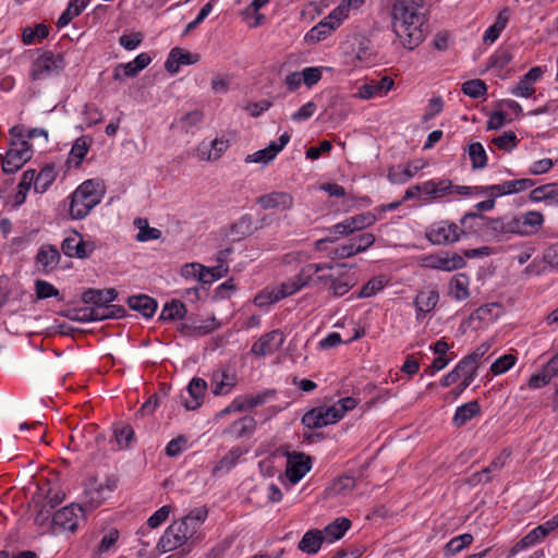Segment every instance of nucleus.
<instances>
[{"label":"nucleus","mask_w":558,"mask_h":558,"mask_svg":"<svg viewBox=\"0 0 558 558\" xmlns=\"http://www.w3.org/2000/svg\"><path fill=\"white\" fill-rule=\"evenodd\" d=\"M423 5L424 0H395L392 4V28L407 49L412 50L424 40L426 17L422 12Z\"/></svg>","instance_id":"nucleus-1"},{"label":"nucleus","mask_w":558,"mask_h":558,"mask_svg":"<svg viewBox=\"0 0 558 558\" xmlns=\"http://www.w3.org/2000/svg\"><path fill=\"white\" fill-rule=\"evenodd\" d=\"M99 203L100 195L96 191V183L86 180L71 195L70 216L73 219H83Z\"/></svg>","instance_id":"nucleus-2"},{"label":"nucleus","mask_w":558,"mask_h":558,"mask_svg":"<svg viewBox=\"0 0 558 558\" xmlns=\"http://www.w3.org/2000/svg\"><path fill=\"white\" fill-rule=\"evenodd\" d=\"M331 268L332 266L329 264H308L304 266L295 277L288 279L275 289V300L293 295L303 287H306L313 280L314 275Z\"/></svg>","instance_id":"nucleus-3"},{"label":"nucleus","mask_w":558,"mask_h":558,"mask_svg":"<svg viewBox=\"0 0 558 558\" xmlns=\"http://www.w3.org/2000/svg\"><path fill=\"white\" fill-rule=\"evenodd\" d=\"M195 533V526L186 525V521L170 524L157 543V550L161 554L172 551L183 546Z\"/></svg>","instance_id":"nucleus-4"},{"label":"nucleus","mask_w":558,"mask_h":558,"mask_svg":"<svg viewBox=\"0 0 558 558\" xmlns=\"http://www.w3.org/2000/svg\"><path fill=\"white\" fill-rule=\"evenodd\" d=\"M64 68L65 60L62 53L45 51L33 62L29 76L33 81H40L59 75Z\"/></svg>","instance_id":"nucleus-5"},{"label":"nucleus","mask_w":558,"mask_h":558,"mask_svg":"<svg viewBox=\"0 0 558 558\" xmlns=\"http://www.w3.org/2000/svg\"><path fill=\"white\" fill-rule=\"evenodd\" d=\"M465 235L466 230L448 220L432 223L425 233L426 239L434 245H450Z\"/></svg>","instance_id":"nucleus-6"},{"label":"nucleus","mask_w":558,"mask_h":558,"mask_svg":"<svg viewBox=\"0 0 558 558\" xmlns=\"http://www.w3.org/2000/svg\"><path fill=\"white\" fill-rule=\"evenodd\" d=\"M32 156V145L27 141L12 142V147L2 157V171L8 174L17 172Z\"/></svg>","instance_id":"nucleus-7"},{"label":"nucleus","mask_w":558,"mask_h":558,"mask_svg":"<svg viewBox=\"0 0 558 558\" xmlns=\"http://www.w3.org/2000/svg\"><path fill=\"white\" fill-rule=\"evenodd\" d=\"M94 242L85 241L83 235L76 231L69 234L61 243V251L68 257L85 259L95 251Z\"/></svg>","instance_id":"nucleus-8"},{"label":"nucleus","mask_w":558,"mask_h":558,"mask_svg":"<svg viewBox=\"0 0 558 558\" xmlns=\"http://www.w3.org/2000/svg\"><path fill=\"white\" fill-rule=\"evenodd\" d=\"M469 220L478 221V229L484 230L485 233L494 238H501L508 234V231H506V217L488 218L482 214L466 213L461 218L460 223L465 226Z\"/></svg>","instance_id":"nucleus-9"},{"label":"nucleus","mask_w":558,"mask_h":558,"mask_svg":"<svg viewBox=\"0 0 558 558\" xmlns=\"http://www.w3.org/2000/svg\"><path fill=\"white\" fill-rule=\"evenodd\" d=\"M423 264L428 268L453 271L463 268L466 263L463 256L458 253H440L424 257Z\"/></svg>","instance_id":"nucleus-10"},{"label":"nucleus","mask_w":558,"mask_h":558,"mask_svg":"<svg viewBox=\"0 0 558 558\" xmlns=\"http://www.w3.org/2000/svg\"><path fill=\"white\" fill-rule=\"evenodd\" d=\"M284 342V335L280 330H272L263 335L251 348V353L263 357L275 353Z\"/></svg>","instance_id":"nucleus-11"},{"label":"nucleus","mask_w":558,"mask_h":558,"mask_svg":"<svg viewBox=\"0 0 558 558\" xmlns=\"http://www.w3.org/2000/svg\"><path fill=\"white\" fill-rule=\"evenodd\" d=\"M438 302L439 292L436 286L428 284L420 290L413 302L416 308V319H423L436 307Z\"/></svg>","instance_id":"nucleus-12"},{"label":"nucleus","mask_w":558,"mask_h":558,"mask_svg":"<svg viewBox=\"0 0 558 558\" xmlns=\"http://www.w3.org/2000/svg\"><path fill=\"white\" fill-rule=\"evenodd\" d=\"M60 259V252L54 245L44 244L36 254L35 264L40 272L48 275L58 267Z\"/></svg>","instance_id":"nucleus-13"},{"label":"nucleus","mask_w":558,"mask_h":558,"mask_svg":"<svg viewBox=\"0 0 558 558\" xmlns=\"http://www.w3.org/2000/svg\"><path fill=\"white\" fill-rule=\"evenodd\" d=\"M290 135L283 133L279 137V142H271L266 148L257 150L254 154H250L245 157L246 163H268L271 161L279 151L289 143Z\"/></svg>","instance_id":"nucleus-14"},{"label":"nucleus","mask_w":558,"mask_h":558,"mask_svg":"<svg viewBox=\"0 0 558 558\" xmlns=\"http://www.w3.org/2000/svg\"><path fill=\"white\" fill-rule=\"evenodd\" d=\"M78 513L83 514V508L74 504L58 510L52 518V523L62 530L75 531L78 524Z\"/></svg>","instance_id":"nucleus-15"},{"label":"nucleus","mask_w":558,"mask_h":558,"mask_svg":"<svg viewBox=\"0 0 558 558\" xmlns=\"http://www.w3.org/2000/svg\"><path fill=\"white\" fill-rule=\"evenodd\" d=\"M311 470V459L304 453L288 457L286 474L292 484L298 483Z\"/></svg>","instance_id":"nucleus-16"},{"label":"nucleus","mask_w":558,"mask_h":558,"mask_svg":"<svg viewBox=\"0 0 558 558\" xmlns=\"http://www.w3.org/2000/svg\"><path fill=\"white\" fill-rule=\"evenodd\" d=\"M475 376L476 373L470 367V363L462 359L457 366L441 379L440 385L442 387H449L456 384L459 379H462V386L469 387Z\"/></svg>","instance_id":"nucleus-17"},{"label":"nucleus","mask_w":558,"mask_h":558,"mask_svg":"<svg viewBox=\"0 0 558 558\" xmlns=\"http://www.w3.org/2000/svg\"><path fill=\"white\" fill-rule=\"evenodd\" d=\"M101 438L100 434H97L95 427L89 425L82 429L75 428L70 437L71 444L74 450L84 451L93 448V445L98 442Z\"/></svg>","instance_id":"nucleus-18"},{"label":"nucleus","mask_w":558,"mask_h":558,"mask_svg":"<svg viewBox=\"0 0 558 558\" xmlns=\"http://www.w3.org/2000/svg\"><path fill=\"white\" fill-rule=\"evenodd\" d=\"M256 203L265 210H288L293 206V197L287 192H271L260 195Z\"/></svg>","instance_id":"nucleus-19"},{"label":"nucleus","mask_w":558,"mask_h":558,"mask_svg":"<svg viewBox=\"0 0 558 558\" xmlns=\"http://www.w3.org/2000/svg\"><path fill=\"white\" fill-rule=\"evenodd\" d=\"M198 61L199 56L197 53H192L182 48L175 47L171 49L165 63V68L169 73L175 74L179 72L181 65L195 64Z\"/></svg>","instance_id":"nucleus-20"},{"label":"nucleus","mask_w":558,"mask_h":558,"mask_svg":"<svg viewBox=\"0 0 558 558\" xmlns=\"http://www.w3.org/2000/svg\"><path fill=\"white\" fill-rule=\"evenodd\" d=\"M190 400L182 397V403L186 410H196L203 404L204 396L207 390V383L199 377H194L187 388Z\"/></svg>","instance_id":"nucleus-21"},{"label":"nucleus","mask_w":558,"mask_h":558,"mask_svg":"<svg viewBox=\"0 0 558 558\" xmlns=\"http://www.w3.org/2000/svg\"><path fill=\"white\" fill-rule=\"evenodd\" d=\"M393 85L395 82L389 76H384L378 81L373 80L359 88L357 97L361 99H371L376 96H383L391 90Z\"/></svg>","instance_id":"nucleus-22"},{"label":"nucleus","mask_w":558,"mask_h":558,"mask_svg":"<svg viewBox=\"0 0 558 558\" xmlns=\"http://www.w3.org/2000/svg\"><path fill=\"white\" fill-rule=\"evenodd\" d=\"M543 73L544 71L541 66H533L512 88V95L524 98L532 97L535 93L533 83L539 80Z\"/></svg>","instance_id":"nucleus-23"},{"label":"nucleus","mask_w":558,"mask_h":558,"mask_svg":"<svg viewBox=\"0 0 558 558\" xmlns=\"http://www.w3.org/2000/svg\"><path fill=\"white\" fill-rule=\"evenodd\" d=\"M522 236L536 234L544 225L545 218L541 211L530 210L519 215Z\"/></svg>","instance_id":"nucleus-24"},{"label":"nucleus","mask_w":558,"mask_h":558,"mask_svg":"<svg viewBox=\"0 0 558 558\" xmlns=\"http://www.w3.org/2000/svg\"><path fill=\"white\" fill-rule=\"evenodd\" d=\"M128 305L144 317H151L157 310V301L146 294L133 295L128 299Z\"/></svg>","instance_id":"nucleus-25"},{"label":"nucleus","mask_w":558,"mask_h":558,"mask_svg":"<svg viewBox=\"0 0 558 558\" xmlns=\"http://www.w3.org/2000/svg\"><path fill=\"white\" fill-rule=\"evenodd\" d=\"M118 296L116 289L109 288L105 290L88 289L82 295V300L86 304L93 306L106 305L113 302Z\"/></svg>","instance_id":"nucleus-26"},{"label":"nucleus","mask_w":558,"mask_h":558,"mask_svg":"<svg viewBox=\"0 0 558 558\" xmlns=\"http://www.w3.org/2000/svg\"><path fill=\"white\" fill-rule=\"evenodd\" d=\"M549 532L545 527V524H541L529 532L523 538H521L511 549L509 556H514L519 551L526 549L530 546L544 539Z\"/></svg>","instance_id":"nucleus-27"},{"label":"nucleus","mask_w":558,"mask_h":558,"mask_svg":"<svg viewBox=\"0 0 558 558\" xmlns=\"http://www.w3.org/2000/svg\"><path fill=\"white\" fill-rule=\"evenodd\" d=\"M356 485L355 478L350 475H342L335 478L326 488V497L347 496Z\"/></svg>","instance_id":"nucleus-28"},{"label":"nucleus","mask_w":558,"mask_h":558,"mask_svg":"<svg viewBox=\"0 0 558 558\" xmlns=\"http://www.w3.org/2000/svg\"><path fill=\"white\" fill-rule=\"evenodd\" d=\"M274 396L272 390H265L256 396H246L242 399H235L232 402V408L235 411H244L248 409H253L255 407L262 405L268 401L270 397Z\"/></svg>","instance_id":"nucleus-29"},{"label":"nucleus","mask_w":558,"mask_h":558,"mask_svg":"<svg viewBox=\"0 0 558 558\" xmlns=\"http://www.w3.org/2000/svg\"><path fill=\"white\" fill-rule=\"evenodd\" d=\"M470 278L465 274L453 276L449 282V294L457 301H463L469 298Z\"/></svg>","instance_id":"nucleus-30"},{"label":"nucleus","mask_w":558,"mask_h":558,"mask_svg":"<svg viewBox=\"0 0 558 558\" xmlns=\"http://www.w3.org/2000/svg\"><path fill=\"white\" fill-rule=\"evenodd\" d=\"M422 189L424 196L430 199L441 198L451 191L452 182L450 180H440L438 182L430 180L424 182Z\"/></svg>","instance_id":"nucleus-31"},{"label":"nucleus","mask_w":558,"mask_h":558,"mask_svg":"<svg viewBox=\"0 0 558 558\" xmlns=\"http://www.w3.org/2000/svg\"><path fill=\"white\" fill-rule=\"evenodd\" d=\"M324 541V536L322 531L319 530H310L307 531L302 539L299 542V549L306 554H316Z\"/></svg>","instance_id":"nucleus-32"},{"label":"nucleus","mask_w":558,"mask_h":558,"mask_svg":"<svg viewBox=\"0 0 558 558\" xmlns=\"http://www.w3.org/2000/svg\"><path fill=\"white\" fill-rule=\"evenodd\" d=\"M57 177L54 166H45L39 173L35 172L34 190L36 193H45L49 186L54 182Z\"/></svg>","instance_id":"nucleus-33"},{"label":"nucleus","mask_w":558,"mask_h":558,"mask_svg":"<svg viewBox=\"0 0 558 558\" xmlns=\"http://www.w3.org/2000/svg\"><path fill=\"white\" fill-rule=\"evenodd\" d=\"M508 20H509V11H508V9H504L498 14L495 23L486 29V32L483 36V41L485 44H493L499 37L500 33L506 27Z\"/></svg>","instance_id":"nucleus-34"},{"label":"nucleus","mask_w":558,"mask_h":558,"mask_svg":"<svg viewBox=\"0 0 558 558\" xmlns=\"http://www.w3.org/2000/svg\"><path fill=\"white\" fill-rule=\"evenodd\" d=\"M89 310V319L90 320H102L107 318H113L118 316H122L124 313V308L121 306H114L110 304L93 306Z\"/></svg>","instance_id":"nucleus-35"},{"label":"nucleus","mask_w":558,"mask_h":558,"mask_svg":"<svg viewBox=\"0 0 558 558\" xmlns=\"http://www.w3.org/2000/svg\"><path fill=\"white\" fill-rule=\"evenodd\" d=\"M481 411L480 404L477 401H470L461 407H459L453 416V423L457 426L464 425L469 420L476 416Z\"/></svg>","instance_id":"nucleus-36"},{"label":"nucleus","mask_w":558,"mask_h":558,"mask_svg":"<svg viewBox=\"0 0 558 558\" xmlns=\"http://www.w3.org/2000/svg\"><path fill=\"white\" fill-rule=\"evenodd\" d=\"M104 486L102 484H98L95 477L88 480L85 487V496L87 498V502L92 508H97L100 506L102 500L105 499L104 495Z\"/></svg>","instance_id":"nucleus-37"},{"label":"nucleus","mask_w":558,"mask_h":558,"mask_svg":"<svg viewBox=\"0 0 558 558\" xmlns=\"http://www.w3.org/2000/svg\"><path fill=\"white\" fill-rule=\"evenodd\" d=\"M556 189L557 183H548L537 186L530 192L529 199L534 203L551 201L556 205Z\"/></svg>","instance_id":"nucleus-38"},{"label":"nucleus","mask_w":558,"mask_h":558,"mask_svg":"<svg viewBox=\"0 0 558 558\" xmlns=\"http://www.w3.org/2000/svg\"><path fill=\"white\" fill-rule=\"evenodd\" d=\"M134 225L138 229V233L136 234V240L138 242L158 240L161 238V231L157 228L149 227L148 221L145 218H136L134 220Z\"/></svg>","instance_id":"nucleus-39"},{"label":"nucleus","mask_w":558,"mask_h":558,"mask_svg":"<svg viewBox=\"0 0 558 558\" xmlns=\"http://www.w3.org/2000/svg\"><path fill=\"white\" fill-rule=\"evenodd\" d=\"M186 314L185 304L181 301L173 300L170 303H167L159 316L161 320H177L182 319Z\"/></svg>","instance_id":"nucleus-40"},{"label":"nucleus","mask_w":558,"mask_h":558,"mask_svg":"<svg viewBox=\"0 0 558 558\" xmlns=\"http://www.w3.org/2000/svg\"><path fill=\"white\" fill-rule=\"evenodd\" d=\"M335 31L333 26L327 20H323L317 25H315L310 32L305 35V41L307 44H317L320 40H324L330 33Z\"/></svg>","instance_id":"nucleus-41"},{"label":"nucleus","mask_w":558,"mask_h":558,"mask_svg":"<svg viewBox=\"0 0 558 558\" xmlns=\"http://www.w3.org/2000/svg\"><path fill=\"white\" fill-rule=\"evenodd\" d=\"M351 521L345 518L336 519L325 527V533L330 542L340 539L350 529Z\"/></svg>","instance_id":"nucleus-42"},{"label":"nucleus","mask_w":558,"mask_h":558,"mask_svg":"<svg viewBox=\"0 0 558 558\" xmlns=\"http://www.w3.org/2000/svg\"><path fill=\"white\" fill-rule=\"evenodd\" d=\"M242 456L240 448L231 449L213 469V475L216 476L222 471H230Z\"/></svg>","instance_id":"nucleus-43"},{"label":"nucleus","mask_w":558,"mask_h":558,"mask_svg":"<svg viewBox=\"0 0 558 558\" xmlns=\"http://www.w3.org/2000/svg\"><path fill=\"white\" fill-rule=\"evenodd\" d=\"M418 169L420 167H414L413 170L410 167H392L388 171V179L393 184H402L408 182Z\"/></svg>","instance_id":"nucleus-44"},{"label":"nucleus","mask_w":558,"mask_h":558,"mask_svg":"<svg viewBox=\"0 0 558 558\" xmlns=\"http://www.w3.org/2000/svg\"><path fill=\"white\" fill-rule=\"evenodd\" d=\"M473 169H482L487 163V155L483 145L478 142L472 143L468 148Z\"/></svg>","instance_id":"nucleus-45"},{"label":"nucleus","mask_w":558,"mask_h":558,"mask_svg":"<svg viewBox=\"0 0 558 558\" xmlns=\"http://www.w3.org/2000/svg\"><path fill=\"white\" fill-rule=\"evenodd\" d=\"M387 282L388 281L383 276L372 278L362 287L356 298H371L381 291L386 287Z\"/></svg>","instance_id":"nucleus-46"},{"label":"nucleus","mask_w":558,"mask_h":558,"mask_svg":"<svg viewBox=\"0 0 558 558\" xmlns=\"http://www.w3.org/2000/svg\"><path fill=\"white\" fill-rule=\"evenodd\" d=\"M256 427V422L251 416L242 417L231 425V432L236 438L250 435Z\"/></svg>","instance_id":"nucleus-47"},{"label":"nucleus","mask_w":558,"mask_h":558,"mask_svg":"<svg viewBox=\"0 0 558 558\" xmlns=\"http://www.w3.org/2000/svg\"><path fill=\"white\" fill-rule=\"evenodd\" d=\"M551 378H558V371L555 369L554 372H549L547 363L541 373L531 376L529 387L532 389H539L546 386Z\"/></svg>","instance_id":"nucleus-48"},{"label":"nucleus","mask_w":558,"mask_h":558,"mask_svg":"<svg viewBox=\"0 0 558 558\" xmlns=\"http://www.w3.org/2000/svg\"><path fill=\"white\" fill-rule=\"evenodd\" d=\"M462 92L469 97L481 98L486 94L487 86L482 80H470L462 84Z\"/></svg>","instance_id":"nucleus-49"},{"label":"nucleus","mask_w":558,"mask_h":558,"mask_svg":"<svg viewBox=\"0 0 558 558\" xmlns=\"http://www.w3.org/2000/svg\"><path fill=\"white\" fill-rule=\"evenodd\" d=\"M473 542V536L469 533L453 537L445 547L446 555H456Z\"/></svg>","instance_id":"nucleus-50"},{"label":"nucleus","mask_w":558,"mask_h":558,"mask_svg":"<svg viewBox=\"0 0 558 558\" xmlns=\"http://www.w3.org/2000/svg\"><path fill=\"white\" fill-rule=\"evenodd\" d=\"M35 294L38 300L60 298V291L50 282L41 279L35 281Z\"/></svg>","instance_id":"nucleus-51"},{"label":"nucleus","mask_w":558,"mask_h":558,"mask_svg":"<svg viewBox=\"0 0 558 558\" xmlns=\"http://www.w3.org/2000/svg\"><path fill=\"white\" fill-rule=\"evenodd\" d=\"M48 26L43 23H39L34 28H24L22 34V40L25 45H31L35 38L44 39L48 36Z\"/></svg>","instance_id":"nucleus-52"},{"label":"nucleus","mask_w":558,"mask_h":558,"mask_svg":"<svg viewBox=\"0 0 558 558\" xmlns=\"http://www.w3.org/2000/svg\"><path fill=\"white\" fill-rule=\"evenodd\" d=\"M347 219L350 222L351 228L355 232L374 225L376 221V216L373 215L372 213H364L353 217H349Z\"/></svg>","instance_id":"nucleus-53"},{"label":"nucleus","mask_w":558,"mask_h":558,"mask_svg":"<svg viewBox=\"0 0 558 558\" xmlns=\"http://www.w3.org/2000/svg\"><path fill=\"white\" fill-rule=\"evenodd\" d=\"M234 385H235L234 376L230 375L227 372H223L221 374V380L218 381L217 378L215 377L213 392L216 396L226 395L231 390V388Z\"/></svg>","instance_id":"nucleus-54"},{"label":"nucleus","mask_w":558,"mask_h":558,"mask_svg":"<svg viewBox=\"0 0 558 558\" xmlns=\"http://www.w3.org/2000/svg\"><path fill=\"white\" fill-rule=\"evenodd\" d=\"M356 281L350 277H341L332 279V286L330 287L335 296H342L355 286Z\"/></svg>","instance_id":"nucleus-55"},{"label":"nucleus","mask_w":558,"mask_h":558,"mask_svg":"<svg viewBox=\"0 0 558 558\" xmlns=\"http://www.w3.org/2000/svg\"><path fill=\"white\" fill-rule=\"evenodd\" d=\"M302 424L307 428H320L326 426V421H323V414L320 413V410L315 408L303 415Z\"/></svg>","instance_id":"nucleus-56"},{"label":"nucleus","mask_w":558,"mask_h":558,"mask_svg":"<svg viewBox=\"0 0 558 558\" xmlns=\"http://www.w3.org/2000/svg\"><path fill=\"white\" fill-rule=\"evenodd\" d=\"M493 144L496 145L499 149L505 151H510L517 146L518 138L514 132L509 131L505 132L502 135L493 138Z\"/></svg>","instance_id":"nucleus-57"},{"label":"nucleus","mask_w":558,"mask_h":558,"mask_svg":"<svg viewBox=\"0 0 558 558\" xmlns=\"http://www.w3.org/2000/svg\"><path fill=\"white\" fill-rule=\"evenodd\" d=\"M141 71L135 66L134 62L120 63L114 68L113 78L116 81H122L124 77H134Z\"/></svg>","instance_id":"nucleus-58"},{"label":"nucleus","mask_w":558,"mask_h":558,"mask_svg":"<svg viewBox=\"0 0 558 558\" xmlns=\"http://www.w3.org/2000/svg\"><path fill=\"white\" fill-rule=\"evenodd\" d=\"M252 218L250 216L241 217L230 229L231 234L240 238L247 236L252 233Z\"/></svg>","instance_id":"nucleus-59"},{"label":"nucleus","mask_w":558,"mask_h":558,"mask_svg":"<svg viewBox=\"0 0 558 558\" xmlns=\"http://www.w3.org/2000/svg\"><path fill=\"white\" fill-rule=\"evenodd\" d=\"M515 362V357L512 354H505L497 359L490 366V371L495 375L507 372Z\"/></svg>","instance_id":"nucleus-60"},{"label":"nucleus","mask_w":558,"mask_h":558,"mask_svg":"<svg viewBox=\"0 0 558 558\" xmlns=\"http://www.w3.org/2000/svg\"><path fill=\"white\" fill-rule=\"evenodd\" d=\"M490 349V344L487 342H484L480 344L472 353L464 356L463 360L468 361L470 363V367L474 369L476 373L477 369V362L488 352Z\"/></svg>","instance_id":"nucleus-61"},{"label":"nucleus","mask_w":558,"mask_h":558,"mask_svg":"<svg viewBox=\"0 0 558 558\" xmlns=\"http://www.w3.org/2000/svg\"><path fill=\"white\" fill-rule=\"evenodd\" d=\"M116 439L121 448L129 447L134 437V429L130 425H124L114 432Z\"/></svg>","instance_id":"nucleus-62"},{"label":"nucleus","mask_w":558,"mask_h":558,"mask_svg":"<svg viewBox=\"0 0 558 558\" xmlns=\"http://www.w3.org/2000/svg\"><path fill=\"white\" fill-rule=\"evenodd\" d=\"M88 151V145L84 137H80L75 141L70 155L76 159V166L81 165Z\"/></svg>","instance_id":"nucleus-63"},{"label":"nucleus","mask_w":558,"mask_h":558,"mask_svg":"<svg viewBox=\"0 0 558 558\" xmlns=\"http://www.w3.org/2000/svg\"><path fill=\"white\" fill-rule=\"evenodd\" d=\"M170 511H171L170 506H162L160 509H158L154 514H151L148 518L147 524L151 529L158 527L168 519Z\"/></svg>","instance_id":"nucleus-64"}]
</instances>
